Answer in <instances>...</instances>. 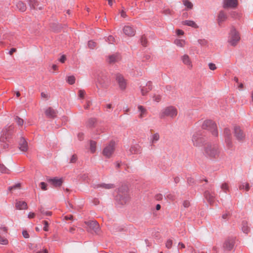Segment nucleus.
<instances>
[{"mask_svg":"<svg viewBox=\"0 0 253 253\" xmlns=\"http://www.w3.org/2000/svg\"><path fill=\"white\" fill-rule=\"evenodd\" d=\"M142 95L145 96L151 91L153 88L152 83L151 81H148L145 86H140L139 87Z\"/></svg>","mask_w":253,"mask_h":253,"instance_id":"13","label":"nucleus"},{"mask_svg":"<svg viewBox=\"0 0 253 253\" xmlns=\"http://www.w3.org/2000/svg\"><path fill=\"white\" fill-rule=\"evenodd\" d=\"M96 46V42L92 41H89L88 42V46L90 49H93Z\"/></svg>","mask_w":253,"mask_h":253,"instance_id":"46","label":"nucleus"},{"mask_svg":"<svg viewBox=\"0 0 253 253\" xmlns=\"http://www.w3.org/2000/svg\"><path fill=\"white\" fill-rule=\"evenodd\" d=\"M227 18V15L225 11L223 10L220 11L217 16V22L218 25L221 26V24L225 21Z\"/></svg>","mask_w":253,"mask_h":253,"instance_id":"17","label":"nucleus"},{"mask_svg":"<svg viewBox=\"0 0 253 253\" xmlns=\"http://www.w3.org/2000/svg\"><path fill=\"white\" fill-rule=\"evenodd\" d=\"M97 81L103 87L106 88L109 84V80L104 72H101L98 75Z\"/></svg>","mask_w":253,"mask_h":253,"instance_id":"10","label":"nucleus"},{"mask_svg":"<svg viewBox=\"0 0 253 253\" xmlns=\"http://www.w3.org/2000/svg\"><path fill=\"white\" fill-rule=\"evenodd\" d=\"M77 160V156L76 155L74 154L72 156L70 160V163H75Z\"/></svg>","mask_w":253,"mask_h":253,"instance_id":"52","label":"nucleus"},{"mask_svg":"<svg viewBox=\"0 0 253 253\" xmlns=\"http://www.w3.org/2000/svg\"><path fill=\"white\" fill-rule=\"evenodd\" d=\"M15 3L16 7L21 11L24 12L26 9V5L22 1L15 0Z\"/></svg>","mask_w":253,"mask_h":253,"instance_id":"26","label":"nucleus"},{"mask_svg":"<svg viewBox=\"0 0 253 253\" xmlns=\"http://www.w3.org/2000/svg\"><path fill=\"white\" fill-rule=\"evenodd\" d=\"M204 197L208 202L211 204L214 201L215 194L214 191L207 190L204 192Z\"/></svg>","mask_w":253,"mask_h":253,"instance_id":"14","label":"nucleus"},{"mask_svg":"<svg viewBox=\"0 0 253 253\" xmlns=\"http://www.w3.org/2000/svg\"><path fill=\"white\" fill-rule=\"evenodd\" d=\"M8 243V240L0 236V244L6 245Z\"/></svg>","mask_w":253,"mask_h":253,"instance_id":"53","label":"nucleus"},{"mask_svg":"<svg viewBox=\"0 0 253 253\" xmlns=\"http://www.w3.org/2000/svg\"><path fill=\"white\" fill-rule=\"evenodd\" d=\"M66 56L65 55H63L61 56L60 58L59 59V61L60 62H61V63H63L65 62V60H66Z\"/></svg>","mask_w":253,"mask_h":253,"instance_id":"64","label":"nucleus"},{"mask_svg":"<svg viewBox=\"0 0 253 253\" xmlns=\"http://www.w3.org/2000/svg\"><path fill=\"white\" fill-rule=\"evenodd\" d=\"M154 100L158 102H159L161 99V96L159 95H154L153 97Z\"/></svg>","mask_w":253,"mask_h":253,"instance_id":"57","label":"nucleus"},{"mask_svg":"<svg viewBox=\"0 0 253 253\" xmlns=\"http://www.w3.org/2000/svg\"><path fill=\"white\" fill-rule=\"evenodd\" d=\"M78 139L80 141H82L84 139V133L82 132H80L78 134Z\"/></svg>","mask_w":253,"mask_h":253,"instance_id":"63","label":"nucleus"},{"mask_svg":"<svg viewBox=\"0 0 253 253\" xmlns=\"http://www.w3.org/2000/svg\"><path fill=\"white\" fill-rule=\"evenodd\" d=\"M2 135L0 137V149L6 150L9 147L8 133L7 128L3 129L2 131Z\"/></svg>","mask_w":253,"mask_h":253,"instance_id":"7","label":"nucleus"},{"mask_svg":"<svg viewBox=\"0 0 253 253\" xmlns=\"http://www.w3.org/2000/svg\"><path fill=\"white\" fill-rule=\"evenodd\" d=\"M45 114L48 118H55L57 116V111L51 107H48L45 111Z\"/></svg>","mask_w":253,"mask_h":253,"instance_id":"22","label":"nucleus"},{"mask_svg":"<svg viewBox=\"0 0 253 253\" xmlns=\"http://www.w3.org/2000/svg\"><path fill=\"white\" fill-rule=\"evenodd\" d=\"M183 4L188 9H191L193 7L192 3L189 0H183Z\"/></svg>","mask_w":253,"mask_h":253,"instance_id":"41","label":"nucleus"},{"mask_svg":"<svg viewBox=\"0 0 253 253\" xmlns=\"http://www.w3.org/2000/svg\"><path fill=\"white\" fill-rule=\"evenodd\" d=\"M47 181L55 187L61 186L63 182L62 178H58L57 177L49 178L47 179Z\"/></svg>","mask_w":253,"mask_h":253,"instance_id":"19","label":"nucleus"},{"mask_svg":"<svg viewBox=\"0 0 253 253\" xmlns=\"http://www.w3.org/2000/svg\"><path fill=\"white\" fill-rule=\"evenodd\" d=\"M242 230L244 233L247 234L250 231V227L248 225V223L246 221H243L242 223Z\"/></svg>","mask_w":253,"mask_h":253,"instance_id":"29","label":"nucleus"},{"mask_svg":"<svg viewBox=\"0 0 253 253\" xmlns=\"http://www.w3.org/2000/svg\"><path fill=\"white\" fill-rule=\"evenodd\" d=\"M181 60H182L183 63L188 66V68H192V64L191 63V61L190 59V58L188 55L185 54L183 56H182Z\"/></svg>","mask_w":253,"mask_h":253,"instance_id":"25","label":"nucleus"},{"mask_svg":"<svg viewBox=\"0 0 253 253\" xmlns=\"http://www.w3.org/2000/svg\"><path fill=\"white\" fill-rule=\"evenodd\" d=\"M102 187L105 189H112L114 187V185L113 184H105L103 183L100 185H98V187Z\"/></svg>","mask_w":253,"mask_h":253,"instance_id":"34","label":"nucleus"},{"mask_svg":"<svg viewBox=\"0 0 253 253\" xmlns=\"http://www.w3.org/2000/svg\"><path fill=\"white\" fill-rule=\"evenodd\" d=\"M29 5L31 9H36V6H38V2L37 0H28Z\"/></svg>","mask_w":253,"mask_h":253,"instance_id":"31","label":"nucleus"},{"mask_svg":"<svg viewBox=\"0 0 253 253\" xmlns=\"http://www.w3.org/2000/svg\"><path fill=\"white\" fill-rule=\"evenodd\" d=\"M64 219L66 220H73V216L72 215H68L64 216Z\"/></svg>","mask_w":253,"mask_h":253,"instance_id":"60","label":"nucleus"},{"mask_svg":"<svg viewBox=\"0 0 253 253\" xmlns=\"http://www.w3.org/2000/svg\"><path fill=\"white\" fill-rule=\"evenodd\" d=\"M80 178H82L84 180H86L88 178L87 174H83L80 175Z\"/></svg>","mask_w":253,"mask_h":253,"instance_id":"62","label":"nucleus"},{"mask_svg":"<svg viewBox=\"0 0 253 253\" xmlns=\"http://www.w3.org/2000/svg\"><path fill=\"white\" fill-rule=\"evenodd\" d=\"M75 77L74 76H69L67 77L66 81L70 84H73L75 83Z\"/></svg>","mask_w":253,"mask_h":253,"instance_id":"37","label":"nucleus"},{"mask_svg":"<svg viewBox=\"0 0 253 253\" xmlns=\"http://www.w3.org/2000/svg\"><path fill=\"white\" fill-rule=\"evenodd\" d=\"M221 189L225 193H227L229 191V187L227 182H224L220 185Z\"/></svg>","mask_w":253,"mask_h":253,"instance_id":"32","label":"nucleus"},{"mask_svg":"<svg viewBox=\"0 0 253 253\" xmlns=\"http://www.w3.org/2000/svg\"><path fill=\"white\" fill-rule=\"evenodd\" d=\"M0 171L3 173H9V170L3 164H0Z\"/></svg>","mask_w":253,"mask_h":253,"instance_id":"39","label":"nucleus"},{"mask_svg":"<svg viewBox=\"0 0 253 253\" xmlns=\"http://www.w3.org/2000/svg\"><path fill=\"white\" fill-rule=\"evenodd\" d=\"M240 40V37L238 31L234 27L231 28L229 33L228 42L232 46H235Z\"/></svg>","mask_w":253,"mask_h":253,"instance_id":"5","label":"nucleus"},{"mask_svg":"<svg viewBox=\"0 0 253 253\" xmlns=\"http://www.w3.org/2000/svg\"><path fill=\"white\" fill-rule=\"evenodd\" d=\"M116 80L122 90H124L126 87V81L124 79L122 75L117 73L115 75Z\"/></svg>","mask_w":253,"mask_h":253,"instance_id":"12","label":"nucleus"},{"mask_svg":"<svg viewBox=\"0 0 253 253\" xmlns=\"http://www.w3.org/2000/svg\"><path fill=\"white\" fill-rule=\"evenodd\" d=\"M177 115V110L173 106H170L164 109L160 114V118H164L165 117H170L173 118Z\"/></svg>","mask_w":253,"mask_h":253,"instance_id":"6","label":"nucleus"},{"mask_svg":"<svg viewBox=\"0 0 253 253\" xmlns=\"http://www.w3.org/2000/svg\"><path fill=\"white\" fill-rule=\"evenodd\" d=\"M124 33L128 36H133L135 35V31L133 27L130 26H125L123 29Z\"/></svg>","mask_w":253,"mask_h":253,"instance_id":"21","label":"nucleus"},{"mask_svg":"<svg viewBox=\"0 0 253 253\" xmlns=\"http://www.w3.org/2000/svg\"><path fill=\"white\" fill-rule=\"evenodd\" d=\"M203 129H206L210 131L211 134L215 137L218 136V131L216 124L211 120H205L202 126Z\"/></svg>","mask_w":253,"mask_h":253,"instance_id":"3","label":"nucleus"},{"mask_svg":"<svg viewBox=\"0 0 253 253\" xmlns=\"http://www.w3.org/2000/svg\"><path fill=\"white\" fill-rule=\"evenodd\" d=\"M15 207L16 209L21 210H25L28 208L27 204L25 201L16 200L15 203Z\"/></svg>","mask_w":253,"mask_h":253,"instance_id":"24","label":"nucleus"},{"mask_svg":"<svg viewBox=\"0 0 253 253\" xmlns=\"http://www.w3.org/2000/svg\"><path fill=\"white\" fill-rule=\"evenodd\" d=\"M209 67L211 70H215L216 69V66L215 64L212 63H210L209 64Z\"/></svg>","mask_w":253,"mask_h":253,"instance_id":"54","label":"nucleus"},{"mask_svg":"<svg viewBox=\"0 0 253 253\" xmlns=\"http://www.w3.org/2000/svg\"><path fill=\"white\" fill-rule=\"evenodd\" d=\"M192 140L195 146L200 147L206 143L207 139L201 131H198L193 135Z\"/></svg>","mask_w":253,"mask_h":253,"instance_id":"4","label":"nucleus"},{"mask_svg":"<svg viewBox=\"0 0 253 253\" xmlns=\"http://www.w3.org/2000/svg\"><path fill=\"white\" fill-rule=\"evenodd\" d=\"M42 223L44 225L43 230L45 231H47L48 230V226L49 225L48 222L46 220H43V221H42Z\"/></svg>","mask_w":253,"mask_h":253,"instance_id":"49","label":"nucleus"},{"mask_svg":"<svg viewBox=\"0 0 253 253\" xmlns=\"http://www.w3.org/2000/svg\"><path fill=\"white\" fill-rule=\"evenodd\" d=\"M172 241L171 239H169L167 240L166 243V247L168 249H170L172 247Z\"/></svg>","mask_w":253,"mask_h":253,"instance_id":"48","label":"nucleus"},{"mask_svg":"<svg viewBox=\"0 0 253 253\" xmlns=\"http://www.w3.org/2000/svg\"><path fill=\"white\" fill-rule=\"evenodd\" d=\"M155 198L158 201L161 200L163 199V195L162 194H157L155 196Z\"/></svg>","mask_w":253,"mask_h":253,"instance_id":"59","label":"nucleus"},{"mask_svg":"<svg viewBox=\"0 0 253 253\" xmlns=\"http://www.w3.org/2000/svg\"><path fill=\"white\" fill-rule=\"evenodd\" d=\"M40 186L42 190L45 191L47 190V184L46 183L44 182H41L40 184Z\"/></svg>","mask_w":253,"mask_h":253,"instance_id":"51","label":"nucleus"},{"mask_svg":"<svg viewBox=\"0 0 253 253\" xmlns=\"http://www.w3.org/2000/svg\"><path fill=\"white\" fill-rule=\"evenodd\" d=\"M141 146L138 144H135L131 146L127 153L128 155L137 154L141 153Z\"/></svg>","mask_w":253,"mask_h":253,"instance_id":"15","label":"nucleus"},{"mask_svg":"<svg viewBox=\"0 0 253 253\" xmlns=\"http://www.w3.org/2000/svg\"><path fill=\"white\" fill-rule=\"evenodd\" d=\"M20 186H21L20 183H16L11 186H9L8 187V190L10 191H11L16 189L20 188Z\"/></svg>","mask_w":253,"mask_h":253,"instance_id":"43","label":"nucleus"},{"mask_svg":"<svg viewBox=\"0 0 253 253\" xmlns=\"http://www.w3.org/2000/svg\"><path fill=\"white\" fill-rule=\"evenodd\" d=\"M115 39L114 38V37L113 36H109L108 38H107V41L109 43H113L114 42H115Z\"/></svg>","mask_w":253,"mask_h":253,"instance_id":"50","label":"nucleus"},{"mask_svg":"<svg viewBox=\"0 0 253 253\" xmlns=\"http://www.w3.org/2000/svg\"><path fill=\"white\" fill-rule=\"evenodd\" d=\"M184 43V41L182 40H176L174 41V43L179 47H182Z\"/></svg>","mask_w":253,"mask_h":253,"instance_id":"45","label":"nucleus"},{"mask_svg":"<svg viewBox=\"0 0 253 253\" xmlns=\"http://www.w3.org/2000/svg\"><path fill=\"white\" fill-rule=\"evenodd\" d=\"M140 42H141V44L143 46H147V40L146 38L145 37V36H142L141 37V39H140Z\"/></svg>","mask_w":253,"mask_h":253,"instance_id":"44","label":"nucleus"},{"mask_svg":"<svg viewBox=\"0 0 253 253\" xmlns=\"http://www.w3.org/2000/svg\"><path fill=\"white\" fill-rule=\"evenodd\" d=\"M198 43L202 46H204L207 44L208 42L205 39H199L198 40Z\"/></svg>","mask_w":253,"mask_h":253,"instance_id":"47","label":"nucleus"},{"mask_svg":"<svg viewBox=\"0 0 253 253\" xmlns=\"http://www.w3.org/2000/svg\"><path fill=\"white\" fill-rule=\"evenodd\" d=\"M182 24L184 25H187L194 28H198V26L196 24V23L192 20H185L182 22Z\"/></svg>","mask_w":253,"mask_h":253,"instance_id":"28","label":"nucleus"},{"mask_svg":"<svg viewBox=\"0 0 253 253\" xmlns=\"http://www.w3.org/2000/svg\"><path fill=\"white\" fill-rule=\"evenodd\" d=\"M234 134L236 139L239 141L242 140L245 137V134L241 128L237 126L234 127Z\"/></svg>","mask_w":253,"mask_h":253,"instance_id":"16","label":"nucleus"},{"mask_svg":"<svg viewBox=\"0 0 253 253\" xmlns=\"http://www.w3.org/2000/svg\"><path fill=\"white\" fill-rule=\"evenodd\" d=\"M138 109L140 112L139 117L140 118H143L147 113L146 109L141 105H139L138 106Z\"/></svg>","mask_w":253,"mask_h":253,"instance_id":"30","label":"nucleus"},{"mask_svg":"<svg viewBox=\"0 0 253 253\" xmlns=\"http://www.w3.org/2000/svg\"><path fill=\"white\" fill-rule=\"evenodd\" d=\"M183 205L185 208H188L190 206V203L188 201L185 200L183 202Z\"/></svg>","mask_w":253,"mask_h":253,"instance_id":"58","label":"nucleus"},{"mask_svg":"<svg viewBox=\"0 0 253 253\" xmlns=\"http://www.w3.org/2000/svg\"><path fill=\"white\" fill-rule=\"evenodd\" d=\"M225 141L227 147L228 149L231 148L233 146L231 138H225Z\"/></svg>","mask_w":253,"mask_h":253,"instance_id":"40","label":"nucleus"},{"mask_svg":"<svg viewBox=\"0 0 253 253\" xmlns=\"http://www.w3.org/2000/svg\"><path fill=\"white\" fill-rule=\"evenodd\" d=\"M19 148L23 152H26L28 149V143L25 139L21 137L19 142Z\"/></svg>","mask_w":253,"mask_h":253,"instance_id":"20","label":"nucleus"},{"mask_svg":"<svg viewBox=\"0 0 253 253\" xmlns=\"http://www.w3.org/2000/svg\"><path fill=\"white\" fill-rule=\"evenodd\" d=\"M151 58V56L150 55L147 54L145 55L142 59L143 61H146L150 60Z\"/></svg>","mask_w":253,"mask_h":253,"instance_id":"61","label":"nucleus"},{"mask_svg":"<svg viewBox=\"0 0 253 253\" xmlns=\"http://www.w3.org/2000/svg\"><path fill=\"white\" fill-rule=\"evenodd\" d=\"M39 210L42 215L46 216H50L52 215V212L49 211H45L44 209L42 207H41Z\"/></svg>","mask_w":253,"mask_h":253,"instance_id":"35","label":"nucleus"},{"mask_svg":"<svg viewBox=\"0 0 253 253\" xmlns=\"http://www.w3.org/2000/svg\"><path fill=\"white\" fill-rule=\"evenodd\" d=\"M203 153L207 158L216 160L220 157L221 148L216 143H209L204 147Z\"/></svg>","mask_w":253,"mask_h":253,"instance_id":"1","label":"nucleus"},{"mask_svg":"<svg viewBox=\"0 0 253 253\" xmlns=\"http://www.w3.org/2000/svg\"><path fill=\"white\" fill-rule=\"evenodd\" d=\"M85 94V91L84 90H80L79 91V96L81 98H83Z\"/></svg>","mask_w":253,"mask_h":253,"instance_id":"55","label":"nucleus"},{"mask_svg":"<svg viewBox=\"0 0 253 253\" xmlns=\"http://www.w3.org/2000/svg\"><path fill=\"white\" fill-rule=\"evenodd\" d=\"M96 144L95 141L93 140L90 141V149L92 153H94L96 151Z\"/></svg>","mask_w":253,"mask_h":253,"instance_id":"36","label":"nucleus"},{"mask_svg":"<svg viewBox=\"0 0 253 253\" xmlns=\"http://www.w3.org/2000/svg\"><path fill=\"white\" fill-rule=\"evenodd\" d=\"M15 122L19 126H22L24 123V120L19 118L18 116H16L14 118Z\"/></svg>","mask_w":253,"mask_h":253,"instance_id":"42","label":"nucleus"},{"mask_svg":"<svg viewBox=\"0 0 253 253\" xmlns=\"http://www.w3.org/2000/svg\"><path fill=\"white\" fill-rule=\"evenodd\" d=\"M235 243V238L229 237L224 242L223 248L225 252L232 251L234 247Z\"/></svg>","mask_w":253,"mask_h":253,"instance_id":"8","label":"nucleus"},{"mask_svg":"<svg viewBox=\"0 0 253 253\" xmlns=\"http://www.w3.org/2000/svg\"><path fill=\"white\" fill-rule=\"evenodd\" d=\"M238 5L237 0H224V8L231 7L235 8Z\"/></svg>","mask_w":253,"mask_h":253,"instance_id":"23","label":"nucleus"},{"mask_svg":"<svg viewBox=\"0 0 253 253\" xmlns=\"http://www.w3.org/2000/svg\"><path fill=\"white\" fill-rule=\"evenodd\" d=\"M115 150V142L111 141L103 149L102 153L104 156L109 158L112 156Z\"/></svg>","mask_w":253,"mask_h":253,"instance_id":"9","label":"nucleus"},{"mask_svg":"<svg viewBox=\"0 0 253 253\" xmlns=\"http://www.w3.org/2000/svg\"><path fill=\"white\" fill-rule=\"evenodd\" d=\"M160 139V135L158 133H155L152 135L151 142L152 143H156Z\"/></svg>","mask_w":253,"mask_h":253,"instance_id":"33","label":"nucleus"},{"mask_svg":"<svg viewBox=\"0 0 253 253\" xmlns=\"http://www.w3.org/2000/svg\"><path fill=\"white\" fill-rule=\"evenodd\" d=\"M97 122V120L94 118H89L86 122V126L87 127L91 128L95 126V125Z\"/></svg>","mask_w":253,"mask_h":253,"instance_id":"27","label":"nucleus"},{"mask_svg":"<svg viewBox=\"0 0 253 253\" xmlns=\"http://www.w3.org/2000/svg\"><path fill=\"white\" fill-rule=\"evenodd\" d=\"M224 135L225 138H231V131L228 128H225L224 129Z\"/></svg>","mask_w":253,"mask_h":253,"instance_id":"38","label":"nucleus"},{"mask_svg":"<svg viewBox=\"0 0 253 253\" xmlns=\"http://www.w3.org/2000/svg\"><path fill=\"white\" fill-rule=\"evenodd\" d=\"M85 223L88 226V230L89 232H94L95 233H98L99 231V227L98 222L95 220L85 221Z\"/></svg>","mask_w":253,"mask_h":253,"instance_id":"11","label":"nucleus"},{"mask_svg":"<svg viewBox=\"0 0 253 253\" xmlns=\"http://www.w3.org/2000/svg\"><path fill=\"white\" fill-rule=\"evenodd\" d=\"M127 190V187L125 185H123L118 189L116 199L122 205L126 204L129 200Z\"/></svg>","mask_w":253,"mask_h":253,"instance_id":"2","label":"nucleus"},{"mask_svg":"<svg viewBox=\"0 0 253 253\" xmlns=\"http://www.w3.org/2000/svg\"><path fill=\"white\" fill-rule=\"evenodd\" d=\"M120 59V55L118 53H116L115 54L109 55L107 60L109 63L114 64L117 62H118Z\"/></svg>","mask_w":253,"mask_h":253,"instance_id":"18","label":"nucleus"},{"mask_svg":"<svg viewBox=\"0 0 253 253\" xmlns=\"http://www.w3.org/2000/svg\"><path fill=\"white\" fill-rule=\"evenodd\" d=\"M187 182L189 185H192L194 183V179L192 177H188L187 178Z\"/></svg>","mask_w":253,"mask_h":253,"instance_id":"56","label":"nucleus"}]
</instances>
